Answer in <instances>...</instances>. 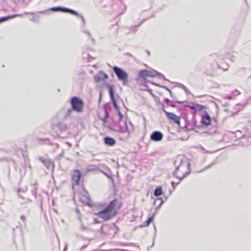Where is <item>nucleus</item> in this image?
<instances>
[{"instance_id": "f257e3e1", "label": "nucleus", "mask_w": 251, "mask_h": 251, "mask_svg": "<svg viewBox=\"0 0 251 251\" xmlns=\"http://www.w3.org/2000/svg\"><path fill=\"white\" fill-rule=\"evenodd\" d=\"M121 207V202L117 199H114L111 201L108 205L103 210L99 211L98 215L99 217L103 219L105 221L108 220L116 215L117 211Z\"/></svg>"}, {"instance_id": "f03ea898", "label": "nucleus", "mask_w": 251, "mask_h": 251, "mask_svg": "<svg viewBox=\"0 0 251 251\" xmlns=\"http://www.w3.org/2000/svg\"><path fill=\"white\" fill-rule=\"evenodd\" d=\"M111 129L118 133V136L121 141H126L130 137V133L133 131V127L130 122H120L118 126H115Z\"/></svg>"}, {"instance_id": "7ed1b4c3", "label": "nucleus", "mask_w": 251, "mask_h": 251, "mask_svg": "<svg viewBox=\"0 0 251 251\" xmlns=\"http://www.w3.org/2000/svg\"><path fill=\"white\" fill-rule=\"evenodd\" d=\"M190 172V162L186 159H181L179 165L174 172V176L180 181L187 176Z\"/></svg>"}, {"instance_id": "20e7f679", "label": "nucleus", "mask_w": 251, "mask_h": 251, "mask_svg": "<svg viewBox=\"0 0 251 251\" xmlns=\"http://www.w3.org/2000/svg\"><path fill=\"white\" fill-rule=\"evenodd\" d=\"M49 11H51L52 12H64V13H69L71 14L74 15L79 16V15L78 14V13L76 11H75L74 10L70 9L69 8L63 7L61 6L53 7L50 8L48 10L41 11L39 12L38 13L45 14L47 13V12ZM80 17H81L82 22L83 23H84V18L81 16H80Z\"/></svg>"}, {"instance_id": "39448f33", "label": "nucleus", "mask_w": 251, "mask_h": 251, "mask_svg": "<svg viewBox=\"0 0 251 251\" xmlns=\"http://www.w3.org/2000/svg\"><path fill=\"white\" fill-rule=\"evenodd\" d=\"M112 69L117 76L118 80L121 81L123 85H127L128 82V73L123 69L116 66H113Z\"/></svg>"}, {"instance_id": "423d86ee", "label": "nucleus", "mask_w": 251, "mask_h": 251, "mask_svg": "<svg viewBox=\"0 0 251 251\" xmlns=\"http://www.w3.org/2000/svg\"><path fill=\"white\" fill-rule=\"evenodd\" d=\"M71 108L77 113H81L83 111L84 103L83 100L77 97H73L70 101Z\"/></svg>"}, {"instance_id": "0eeeda50", "label": "nucleus", "mask_w": 251, "mask_h": 251, "mask_svg": "<svg viewBox=\"0 0 251 251\" xmlns=\"http://www.w3.org/2000/svg\"><path fill=\"white\" fill-rule=\"evenodd\" d=\"M185 107H189L193 111V114L194 115L198 111H201L204 109H205V106L193 102H191L190 103H188L187 104L185 105Z\"/></svg>"}, {"instance_id": "6e6552de", "label": "nucleus", "mask_w": 251, "mask_h": 251, "mask_svg": "<svg viewBox=\"0 0 251 251\" xmlns=\"http://www.w3.org/2000/svg\"><path fill=\"white\" fill-rule=\"evenodd\" d=\"M162 111L166 114L167 117L170 120H172L174 123L178 124H180V117L174 113L169 112L165 110L164 108V106H163Z\"/></svg>"}, {"instance_id": "1a4fd4ad", "label": "nucleus", "mask_w": 251, "mask_h": 251, "mask_svg": "<svg viewBox=\"0 0 251 251\" xmlns=\"http://www.w3.org/2000/svg\"><path fill=\"white\" fill-rule=\"evenodd\" d=\"M81 177V172L78 170H75L72 175V179L73 184L78 185L79 184L80 179Z\"/></svg>"}, {"instance_id": "9d476101", "label": "nucleus", "mask_w": 251, "mask_h": 251, "mask_svg": "<svg viewBox=\"0 0 251 251\" xmlns=\"http://www.w3.org/2000/svg\"><path fill=\"white\" fill-rule=\"evenodd\" d=\"M108 77V75L102 71H99L98 73L94 76L95 81L97 83L101 82L106 79H107Z\"/></svg>"}, {"instance_id": "9b49d317", "label": "nucleus", "mask_w": 251, "mask_h": 251, "mask_svg": "<svg viewBox=\"0 0 251 251\" xmlns=\"http://www.w3.org/2000/svg\"><path fill=\"white\" fill-rule=\"evenodd\" d=\"M163 138V135L162 133L159 131H153L150 136L151 140L155 142L161 141Z\"/></svg>"}, {"instance_id": "f8f14e48", "label": "nucleus", "mask_w": 251, "mask_h": 251, "mask_svg": "<svg viewBox=\"0 0 251 251\" xmlns=\"http://www.w3.org/2000/svg\"><path fill=\"white\" fill-rule=\"evenodd\" d=\"M211 122V119L209 114L207 112H205V114L202 115L201 119V124L203 126H207L209 125Z\"/></svg>"}, {"instance_id": "ddd939ff", "label": "nucleus", "mask_w": 251, "mask_h": 251, "mask_svg": "<svg viewBox=\"0 0 251 251\" xmlns=\"http://www.w3.org/2000/svg\"><path fill=\"white\" fill-rule=\"evenodd\" d=\"M39 160L43 163L44 166L49 170H52L54 168L53 162L49 159H44L43 157H40Z\"/></svg>"}, {"instance_id": "4468645a", "label": "nucleus", "mask_w": 251, "mask_h": 251, "mask_svg": "<svg viewBox=\"0 0 251 251\" xmlns=\"http://www.w3.org/2000/svg\"><path fill=\"white\" fill-rule=\"evenodd\" d=\"M163 194V191L162 187L158 186L156 188L154 191V195L156 197H157V200H159L161 201L160 204L159 206H161L163 203V201L162 200V198H159L160 196H161Z\"/></svg>"}, {"instance_id": "2eb2a0df", "label": "nucleus", "mask_w": 251, "mask_h": 251, "mask_svg": "<svg viewBox=\"0 0 251 251\" xmlns=\"http://www.w3.org/2000/svg\"><path fill=\"white\" fill-rule=\"evenodd\" d=\"M84 194H82L80 200V201L84 203H86L88 205H91V200L89 196L88 195V193L87 191H85L83 192Z\"/></svg>"}, {"instance_id": "dca6fc26", "label": "nucleus", "mask_w": 251, "mask_h": 251, "mask_svg": "<svg viewBox=\"0 0 251 251\" xmlns=\"http://www.w3.org/2000/svg\"><path fill=\"white\" fill-rule=\"evenodd\" d=\"M108 88L111 100L113 104L117 106V101L115 97L114 90L113 87L112 86L108 85Z\"/></svg>"}, {"instance_id": "f3484780", "label": "nucleus", "mask_w": 251, "mask_h": 251, "mask_svg": "<svg viewBox=\"0 0 251 251\" xmlns=\"http://www.w3.org/2000/svg\"><path fill=\"white\" fill-rule=\"evenodd\" d=\"M103 109L104 111V116L103 118H101V120L105 123L107 121V118L109 116V111L110 109V107L109 104H105L103 105Z\"/></svg>"}, {"instance_id": "a211bd4d", "label": "nucleus", "mask_w": 251, "mask_h": 251, "mask_svg": "<svg viewBox=\"0 0 251 251\" xmlns=\"http://www.w3.org/2000/svg\"><path fill=\"white\" fill-rule=\"evenodd\" d=\"M103 141L104 144L108 146H113L116 145V140L113 138L109 136L105 137L103 138Z\"/></svg>"}, {"instance_id": "6ab92c4d", "label": "nucleus", "mask_w": 251, "mask_h": 251, "mask_svg": "<svg viewBox=\"0 0 251 251\" xmlns=\"http://www.w3.org/2000/svg\"><path fill=\"white\" fill-rule=\"evenodd\" d=\"M22 16V14H13V15H8L7 16L0 17V24L3 22H5L10 19H12L13 18H15L17 17H20V16Z\"/></svg>"}, {"instance_id": "aec40b11", "label": "nucleus", "mask_w": 251, "mask_h": 251, "mask_svg": "<svg viewBox=\"0 0 251 251\" xmlns=\"http://www.w3.org/2000/svg\"><path fill=\"white\" fill-rule=\"evenodd\" d=\"M164 101L165 102V103L168 106H171V107H176V105L175 104L176 103H182L183 102L182 101H178V100H176V101H171V100H170L169 99H168L167 98H165L164 99Z\"/></svg>"}, {"instance_id": "412c9836", "label": "nucleus", "mask_w": 251, "mask_h": 251, "mask_svg": "<svg viewBox=\"0 0 251 251\" xmlns=\"http://www.w3.org/2000/svg\"><path fill=\"white\" fill-rule=\"evenodd\" d=\"M154 218V216L153 215L151 216L142 225H141L140 227H144L148 226L151 222L153 221Z\"/></svg>"}, {"instance_id": "4be33fe9", "label": "nucleus", "mask_w": 251, "mask_h": 251, "mask_svg": "<svg viewBox=\"0 0 251 251\" xmlns=\"http://www.w3.org/2000/svg\"><path fill=\"white\" fill-rule=\"evenodd\" d=\"M149 71L147 70H141L139 73L138 75L140 78L145 79L146 77L148 76Z\"/></svg>"}, {"instance_id": "5701e85b", "label": "nucleus", "mask_w": 251, "mask_h": 251, "mask_svg": "<svg viewBox=\"0 0 251 251\" xmlns=\"http://www.w3.org/2000/svg\"><path fill=\"white\" fill-rule=\"evenodd\" d=\"M74 112H75V110L73 109L71 107L68 109L64 115V118L67 119L68 118H71Z\"/></svg>"}, {"instance_id": "b1692460", "label": "nucleus", "mask_w": 251, "mask_h": 251, "mask_svg": "<svg viewBox=\"0 0 251 251\" xmlns=\"http://www.w3.org/2000/svg\"><path fill=\"white\" fill-rule=\"evenodd\" d=\"M114 107L115 108L116 112L117 113V114L119 116V120L120 122H123L122 120L124 118V115L122 114V113L121 112L118 105L117 104V106H115V105H113Z\"/></svg>"}, {"instance_id": "393cba45", "label": "nucleus", "mask_w": 251, "mask_h": 251, "mask_svg": "<svg viewBox=\"0 0 251 251\" xmlns=\"http://www.w3.org/2000/svg\"><path fill=\"white\" fill-rule=\"evenodd\" d=\"M24 14H30V15H31L32 17L30 18V21H33V22H37V18L36 17L35 14L34 13H33V12L29 13V12H25L24 13ZM23 15V14H22V15Z\"/></svg>"}, {"instance_id": "a878e982", "label": "nucleus", "mask_w": 251, "mask_h": 251, "mask_svg": "<svg viewBox=\"0 0 251 251\" xmlns=\"http://www.w3.org/2000/svg\"><path fill=\"white\" fill-rule=\"evenodd\" d=\"M57 126L59 128V129L62 131L66 130L67 128V125L63 123H60L58 124Z\"/></svg>"}, {"instance_id": "bb28decb", "label": "nucleus", "mask_w": 251, "mask_h": 251, "mask_svg": "<svg viewBox=\"0 0 251 251\" xmlns=\"http://www.w3.org/2000/svg\"><path fill=\"white\" fill-rule=\"evenodd\" d=\"M83 32L87 36L89 39L91 40L93 42H95L94 39L93 38L91 33L89 31L87 30H83Z\"/></svg>"}, {"instance_id": "cd10ccee", "label": "nucleus", "mask_w": 251, "mask_h": 251, "mask_svg": "<svg viewBox=\"0 0 251 251\" xmlns=\"http://www.w3.org/2000/svg\"><path fill=\"white\" fill-rule=\"evenodd\" d=\"M31 186H32L31 193L33 196H34L35 197H36L37 187L35 185V184H31Z\"/></svg>"}, {"instance_id": "c85d7f7f", "label": "nucleus", "mask_w": 251, "mask_h": 251, "mask_svg": "<svg viewBox=\"0 0 251 251\" xmlns=\"http://www.w3.org/2000/svg\"><path fill=\"white\" fill-rule=\"evenodd\" d=\"M157 73V72L156 71H149L148 77H153L156 76Z\"/></svg>"}, {"instance_id": "c756f323", "label": "nucleus", "mask_w": 251, "mask_h": 251, "mask_svg": "<svg viewBox=\"0 0 251 251\" xmlns=\"http://www.w3.org/2000/svg\"><path fill=\"white\" fill-rule=\"evenodd\" d=\"M153 84L155 85H156V86H158L159 87H162V88H163L164 89H165L166 90H167L168 91H169L170 93V95L171 96L172 98H173V95H172V93L171 91V90L170 89H169L168 88H167V87L165 86H161V85H159L155 83H153Z\"/></svg>"}, {"instance_id": "7c9ffc66", "label": "nucleus", "mask_w": 251, "mask_h": 251, "mask_svg": "<svg viewBox=\"0 0 251 251\" xmlns=\"http://www.w3.org/2000/svg\"><path fill=\"white\" fill-rule=\"evenodd\" d=\"M38 141H43V144L52 145V144L48 140V139H44L42 140V139H41L40 138H39V139H38Z\"/></svg>"}, {"instance_id": "2f4dec72", "label": "nucleus", "mask_w": 251, "mask_h": 251, "mask_svg": "<svg viewBox=\"0 0 251 251\" xmlns=\"http://www.w3.org/2000/svg\"><path fill=\"white\" fill-rule=\"evenodd\" d=\"M224 98L226 99H228V100H232L233 99L234 97V96L232 95V94H230V95H227V94H225L224 96Z\"/></svg>"}, {"instance_id": "473e14b6", "label": "nucleus", "mask_w": 251, "mask_h": 251, "mask_svg": "<svg viewBox=\"0 0 251 251\" xmlns=\"http://www.w3.org/2000/svg\"><path fill=\"white\" fill-rule=\"evenodd\" d=\"M156 76L158 77L159 78L167 80V79L165 78V77L164 76V75H162V74H161L158 72L157 73Z\"/></svg>"}, {"instance_id": "72a5a7b5", "label": "nucleus", "mask_w": 251, "mask_h": 251, "mask_svg": "<svg viewBox=\"0 0 251 251\" xmlns=\"http://www.w3.org/2000/svg\"><path fill=\"white\" fill-rule=\"evenodd\" d=\"M126 246H134L138 248H139V245L138 244H135L133 243H128L126 244Z\"/></svg>"}, {"instance_id": "f704fd0d", "label": "nucleus", "mask_w": 251, "mask_h": 251, "mask_svg": "<svg viewBox=\"0 0 251 251\" xmlns=\"http://www.w3.org/2000/svg\"><path fill=\"white\" fill-rule=\"evenodd\" d=\"M27 190V187L26 186H25L22 188H19L18 189V193H20V192H26Z\"/></svg>"}, {"instance_id": "c9c22d12", "label": "nucleus", "mask_w": 251, "mask_h": 251, "mask_svg": "<svg viewBox=\"0 0 251 251\" xmlns=\"http://www.w3.org/2000/svg\"><path fill=\"white\" fill-rule=\"evenodd\" d=\"M232 94L234 96V97H235L238 95H239L240 94V92L238 90H235L232 92Z\"/></svg>"}, {"instance_id": "e433bc0d", "label": "nucleus", "mask_w": 251, "mask_h": 251, "mask_svg": "<svg viewBox=\"0 0 251 251\" xmlns=\"http://www.w3.org/2000/svg\"><path fill=\"white\" fill-rule=\"evenodd\" d=\"M226 57L230 59L232 61H233V58H234V56L233 55H231L230 54H229V53L227 54L226 55Z\"/></svg>"}, {"instance_id": "4c0bfd02", "label": "nucleus", "mask_w": 251, "mask_h": 251, "mask_svg": "<svg viewBox=\"0 0 251 251\" xmlns=\"http://www.w3.org/2000/svg\"><path fill=\"white\" fill-rule=\"evenodd\" d=\"M21 220L24 222V225H25V220H26V217L24 215H21Z\"/></svg>"}, {"instance_id": "58836bf2", "label": "nucleus", "mask_w": 251, "mask_h": 251, "mask_svg": "<svg viewBox=\"0 0 251 251\" xmlns=\"http://www.w3.org/2000/svg\"><path fill=\"white\" fill-rule=\"evenodd\" d=\"M80 229L82 230H87L88 228L83 224H81L80 226Z\"/></svg>"}, {"instance_id": "ea45409f", "label": "nucleus", "mask_w": 251, "mask_h": 251, "mask_svg": "<svg viewBox=\"0 0 251 251\" xmlns=\"http://www.w3.org/2000/svg\"><path fill=\"white\" fill-rule=\"evenodd\" d=\"M179 181H180L179 180V181L178 182H177V183H176L174 181H172V185L173 187L174 188H175L176 187V186L179 183Z\"/></svg>"}, {"instance_id": "a19ab883", "label": "nucleus", "mask_w": 251, "mask_h": 251, "mask_svg": "<svg viewBox=\"0 0 251 251\" xmlns=\"http://www.w3.org/2000/svg\"><path fill=\"white\" fill-rule=\"evenodd\" d=\"M177 86L179 87V88H182V89H183L185 87V86L181 83H178L177 84Z\"/></svg>"}, {"instance_id": "79ce46f5", "label": "nucleus", "mask_w": 251, "mask_h": 251, "mask_svg": "<svg viewBox=\"0 0 251 251\" xmlns=\"http://www.w3.org/2000/svg\"><path fill=\"white\" fill-rule=\"evenodd\" d=\"M183 90H184V91L186 92V94H190V92L188 90V89L185 87Z\"/></svg>"}, {"instance_id": "37998d69", "label": "nucleus", "mask_w": 251, "mask_h": 251, "mask_svg": "<svg viewBox=\"0 0 251 251\" xmlns=\"http://www.w3.org/2000/svg\"><path fill=\"white\" fill-rule=\"evenodd\" d=\"M215 163V161H213L212 163L210 165L206 166L205 167V169L210 168L212 165H214Z\"/></svg>"}, {"instance_id": "c03bdc74", "label": "nucleus", "mask_w": 251, "mask_h": 251, "mask_svg": "<svg viewBox=\"0 0 251 251\" xmlns=\"http://www.w3.org/2000/svg\"><path fill=\"white\" fill-rule=\"evenodd\" d=\"M127 243H120L119 245L122 246H126Z\"/></svg>"}, {"instance_id": "a18cd8bd", "label": "nucleus", "mask_w": 251, "mask_h": 251, "mask_svg": "<svg viewBox=\"0 0 251 251\" xmlns=\"http://www.w3.org/2000/svg\"><path fill=\"white\" fill-rule=\"evenodd\" d=\"M67 249V245L66 244L65 248H64V251H66Z\"/></svg>"}, {"instance_id": "49530a36", "label": "nucleus", "mask_w": 251, "mask_h": 251, "mask_svg": "<svg viewBox=\"0 0 251 251\" xmlns=\"http://www.w3.org/2000/svg\"><path fill=\"white\" fill-rule=\"evenodd\" d=\"M53 211L56 213H58V212H57V210L55 209H53Z\"/></svg>"}, {"instance_id": "de8ad7c7", "label": "nucleus", "mask_w": 251, "mask_h": 251, "mask_svg": "<svg viewBox=\"0 0 251 251\" xmlns=\"http://www.w3.org/2000/svg\"><path fill=\"white\" fill-rule=\"evenodd\" d=\"M23 6H26L27 4H26V3H23Z\"/></svg>"}, {"instance_id": "09e8293b", "label": "nucleus", "mask_w": 251, "mask_h": 251, "mask_svg": "<svg viewBox=\"0 0 251 251\" xmlns=\"http://www.w3.org/2000/svg\"><path fill=\"white\" fill-rule=\"evenodd\" d=\"M54 145L56 146V148L59 147V145L58 144H54Z\"/></svg>"}, {"instance_id": "8fccbe9b", "label": "nucleus", "mask_w": 251, "mask_h": 251, "mask_svg": "<svg viewBox=\"0 0 251 251\" xmlns=\"http://www.w3.org/2000/svg\"><path fill=\"white\" fill-rule=\"evenodd\" d=\"M52 204L54 205V200H53L52 201Z\"/></svg>"}, {"instance_id": "3c124183", "label": "nucleus", "mask_w": 251, "mask_h": 251, "mask_svg": "<svg viewBox=\"0 0 251 251\" xmlns=\"http://www.w3.org/2000/svg\"><path fill=\"white\" fill-rule=\"evenodd\" d=\"M203 150L204 151V152H207V153L209 152V151H206L205 150Z\"/></svg>"}, {"instance_id": "603ef678", "label": "nucleus", "mask_w": 251, "mask_h": 251, "mask_svg": "<svg viewBox=\"0 0 251 251\" xmlns=\"http://www.w3.org/2000/svg\"><path fill=\"white\" fill-rule=\"evenodd\" d=\"M76 212H77V213H79V210H78V209H76Z\"/></svg>"}, {"instance_id": "864d4df0", "label": "nucleus", "mask_w": 251, "mask_h": 251, "mask_svg": "<svg viewBox=\"0 0 251 251\" xmlns=\"http://www.w3.org/2000/svg\"><path fill=\"white\" fill-rule=\"evenodd\" d=\"M67 144H68V145H69V146H71V145L69 143H67Z\"/></svg>"}, {"instance_id": "5fc2aeb1", "label": "nucleus", "mask_w": 251, "mask_h": 251, "mask_svg": "<svg viewBox=\"0 0 251 251\" xmlns=\"http://www.w3.org/2000/svg\"><path fill=\"white\" fill-rule=\"evenodd\" d=\"M19 196L20 197L23 198V196H21L20 194H19Z\"/></svg>"}, {"instance_id": "6e6d98bb", "label": "nucleus", "mask_w": 251, "mask_h": 251, "mask_svg": "<svg viewBox=\"0 0 251 251\" xmlns=\"http://www.w3.org/2000/svg\"><path fill=\"white\" fill-rule=\"evenodd\" d=\"M86 247V245H83V247H82V248H84V247Z\"/></svg>"}]
</instances>
